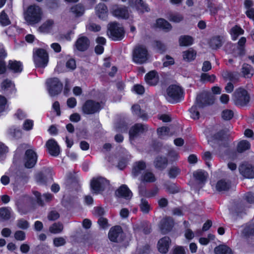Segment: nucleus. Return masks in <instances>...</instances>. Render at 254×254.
<instances>
[{
	"label": "nucleus",
	"instance_id": "31",
	"mask_svg": "<svg viewBox=\"0 0 254 254\" xmlns=\"http://www.w3.org/2000/svg\"><path fill=\"white\" fill-rule=\"evenodd\" d=\"M156 181L155 175L151 172L147 171L144 172L141 178V181L144 183H153Z\"/></svg>",
	"mask_w": 254,
	"mask_h": 254
},
{
	"label": "nucleus",
	"instance_id": "60",
	"mask_svg": "<svg viewBox=\"0 0 254 254\" xmlns=\"http://www.w3.org/2000/svg\"><path fill=\"white\" fill-rule=\"evenodd\" d=\"M132 111L133 114H136L139 116H140L141 118H142L143 119H145V117L143 115H141V112H140V108L139 105H133L132 107Z\"/></svg>",
	"mask_w": 254,
	"mask_h": 254
},
{
	"label": "nucleus",
	"instance_id": "35",
	"mask_svg": "<svg viewBox=\"0 0 254 254\" xmlns=\"http://www.w3.org/2000/svg\"><path fill=\"white\" fill-rule=\"evenodd\" d=\"M156 26L166 31H169L172 29L171 25L166 20L159 18L156 20Z\"/></svg>",
	"mask_w": 254,
	"mask_h": 254
},
{
	"label": "nucleus",
	"instance_id": "14",
	"mask_svg": "<svg viewBox=\"0 0 254 254\" xmlns=\"http://www.w3.org/2000/svg\"><path fill=\"white\" fill-rule=\"evenodd\" d=\"M46 146L51 155L56 157L60 154L61 152L60 146L54 139L48 140L46 143Z\"/></svg>",
	"mask_w": 254,
	"mask_h": 254
},
{
	"label": "nucleus",
	"instance_id": "34",
	"mask_svg": "<svg viewBox=\"0 0 254 254\" xmlns=\"http://www.w3.org/2000/svg\"><path fill=\"white\" fill-rule=\"evenodd\" d=\"M179 42L181 46H188L193 44V39L190 36L184 35L180 37Z\"/></svg>",
	"mask_w": 254,
	"mask_h": 254
},
{
	"label": "nucleus",
	"instance_id": "1",
	"mask_svg": "<svg viewBox=\"0 0 254 254\" xmlns=\"http://www.w3.org/2000/svg\"><path fill=\"white\" fill-rule=\"evenodd\" d=\"M214 96L210 92L204 91L198 95L195 105L190 110V116L193 119H198L199 113L197 108H202L212 104L214 102Z\"/></svg>",
	"mask_w": 254,
	"mask_h": 254
},
{
	"label": "nucleus",
	"instance_id": "19",
	"mask_svg": "<svg viewBox=\"0 0 254 254\" xmlns=\"http://www.w3.org/2000/svg\"><path fill=\"white\" fill-rule=\"evenodd\" d=\"M116 195L119 197H123L126 199H130L132 193L126 185L122 186L116 192Z\"/></svg>",
	"mask_w": 254,
	"mask_h": 254
},
{
	"label": "nucleus",
	"instance_id": "54",
	"mask_svg": "<svg viewBox=\"0 0 254 254\" xmlns=\"http://www.w3.org/2000/svg\"><path fill=\"white\" fill-rule=\"evenodd\" d=\"M76 63L73 59H69L66 63V67L69 70H73L76 68Z\"/></svg>",
	"mask_w": 254,
	"mask_h": 254
},
{
	"label": "nucleus",
	"instance_id": "38",
	"mask_svg": "<svg viewBox=\"0 0 254 254\" xmlns=\"http://www.w3.org/2000/svg\"><path fill=\"white\" fill-rule=\"evenodd\" d=\"M223 39V37L220 36L213 37L210 40V46L214 49L220 48L222 45Z\"/></svg>",
	"mask_w": 254,
	"mask_h": 254
},
{
	"label": "nucleus",
	"instance_id": "28",
	"mask_svg": "<svg viewBox=\"0 0 254 254\" xmlns=\"http://www.w3.org/2000/svg\"><path fill=\"white\" fill-rule=\"evenodd\" d=\"M231 188V183L225 180L219 181L216 185V189L219 191L228 190Z\"/></svg>",
	"mask_w": 254,
	"mask_h": 254
},
{
	"label": "nucleus",
	"instance_id": "18",
	"mask_svg": "<svg viewBox=\"0 0 254 254\" xmlns=\"http://www.w3.org/2000/svg\"><path fill=\"white\" fill-rule=\"evenodd\" d=\"M171 240L169 237H165L162 238L158 242L157 248L159 252L162 254H166L168 252Z\"/></svg>",
	"mask_w": 254,
	"mask_h": 254
},
{
	"label": "nucleus",
	"instance_id": "55",
	"mask_svg": "<svg viewBox=\"0 0 254 254\" xmlns=\"http://www.w3.org/2000/svg\"><path fill=\"white\" fill-rule=\"evenodd\" d=\"M215 79V76L213 74L210 75L207 73H203L201 76V79L204 81L213 82Z\"/></svg>",
	"mask_w": 254,
	"mask_h": 254
},
{
	"label": "nucleus",
	"instance_id": "25",
	"mask_svg": "<svg viewBox=\"0 0 254 254\" xmlns=\"http://www.w3.org/2000/svg\"><path fill=\"white\" fill-rule=\"evenodd\" d=\"M146 127L145 125L142 124H136L133 126L129 130V134L130 138L134 137L139 133L143 132Z\"/></svg>",
	"mask_w": 254,
	"mask_h": 254
},
{
	"label": "nucleus",
	"instance_id": "50",
	"mask_svg": "<svg viewBox=\"0 0 254 254\" xmlns=\"http://www.w3.org/2000/svg\"><path fill=\"white\" fill-rule=\"evenodd\" d=\"M157 132L158 135L161 137L163 138L165 136L170 135L169 134V129L167 127H161L158 129Z\"/></svg>",
	"mask_w": 254,
	"mask_h": 254
},
{
	"label": "nucleus",
	"instance_id": "37",
	"mask_svg": "<svg viewBox=\"0 0 254 254\" xmlns=\"http://www.w3.org/2000/svg\"><path fill=\"white\" fill-rule=\"evenodd\" d=\"M196 54V53L195 51L191 49H190L183 53V56L185 60L190 62L195 59Z\"/></svg>",
	"mask_w": 254,
	"mask_h": 254
},
{
	"label": "nucleus",
	"instance_id": "56",
	"mask_svg": "<svg viewBox=\"0 0 254 254\" xmlns=\"http://www.w3.org/2000/svg\"><path fill=\"white\" fill-rule=\"evenodd\" d=\"M6 104V99L4 96L0 95V113L4 112L5 110Z\"/></svg>",
	"mask_w": 254,
	"mask_h": 254
},
{
	"label": "nucleus",
	"instance_id": "13",
	"mask_svg": "<svg viewBox=\"0 0 254 254\" xmlns=\"http://www.w3.org/2000/svg\"><path fill=\"white\" fill-rule=\"evenodd\" d=\"M37 155L33 149H28L25 152V166L27 168L33 167L36 163Z\"/></svg>",
	"mask_w": 254,
	"mask_h": 254
},
{
	"label": "nucleus",
	"instance_id": "27",
	"mask_svg": "<svg viewBox=\"0 0 254 254\" xmlns=\"http://www.w3.org/2000/svg\"><path fill=\"white\" fill-rule=\"evenodd\" d=\"M223 132L222 131L217 132L216 134L208 137V142L212 147L215 146V144H218L219 141L223 138Z\"/></svg>",
	"mask_w": 254,
	"mask_h": 254
},
{
	"label": "nucleus",
	"instance_id": "49",
	"mask_svg": "<svg viewBox=\"0 0 254 254\" xmlns=\"http://www.w3.org/2000/svg\"><path fill=\"white\" fill-rule=\"evenodd\" d=\"M193 176L195 178L201 182L204 181L206 178V174L202 170H198L194 172Z\"/></svg>",
	"mask_w": 254,
	"mask_h": 254
},
{
	"label": "nucleus",
	"instance_id": "21",
	"mask_svg": "<svg viewBox=\"0 0 254 254\" xmlns=\"http://www.w3.org/2000/svg\"><path fill=\"white\" fill-rule=\"evenodd\" d=\"M145 80L150 85H156L159 80L158 75L155 70L149 72L145 76Z\"/></svg>",
	"mask_w": 254,
	"mask_h": 254
},
{
	"label": "nucleus",
	"instance_id": "36",
	"mask_svg": "<svg viewBox=\"0 0 254 254\" xmlns=\"http://www.w3.org/2000/svg\"><path fill=\"white\" fill-rule=\"evenodd\" d=\"M11 210L8 207L0 208V220H7L10 218Z\"/></svg>",
	"mask_w": 254,
	"mask_h": 254
},
{
	"label": "nucleus",
	"instance_id": "32",
	"mask_svg": "<svg viewBox=\"0 0 254 254\" xmlns=\"http://www.w3.org/2000/svg\"><path fill=\"white\" fill-rule=\"evenodd\" d=\"M139 193L141 196H145L147 197H152L157 194L158 190L157 188L153 189L147 191L145 189L141 188L139 187Z\"/></svg>",
	"mask_w": 254,
	"mask_h": 254
},
{
	"label": "nucleus",
	"instance_id": "47",
	"mask_svg": "<svg viewBox=\"0 0 254 254\" xmlns=\"http://www.w3.org/2000/svg\"><path fill=\"white\" fill-rule=\"evenodd\" d=\"M167 163V160L165 157H157L155 161V165L156 167L162 169L164 168Z\"/></svg>",
	"mask_w": 254,
	"mask_h": 254
},
{
	"label": "nucleus",
	"instance_id": "10",
	"mask_svg": "<svg viewBox=\"0 0 254 254\" xmlns=\"http://www.w3.org/2000/svg\"><path fill=\"white\" fill-rule=\"evenodd\" d=\"M101 109V105L99 102L93 100H88L83 104L82 109L85 114H93L98 112Z\"/></svg>",
	"mask_w": 254,
	"mask_h": 254
},
{
	"label": "nucleus",
	"instance_id": "51",
	"mask_svg": "<svg viewBox=\"0 0 254 254\" xmlns=\"http://www.w3.org/2000/svg\"><path fill=\"white\" fill-rule=\"evenodd\" d=\"M234 114L230 110H224L222 113V117L224 120H229L232 118Z\"/></svg>",
	"mask_w": 254,
	"mask_h": 254
},
{
	"label": "nucleus",
	"instance_id": "15",
	"mask_svg": "<svg viewBox=\"0 0 254 254\" xmlns=\"http://www.w3.org/2000/svg\"><path fill=\"white\" fill-rule=\"evenodd\" d=\"M129 5L135 8L139 12L143 13L149 11V8L142 0H129Z\"/></svg>",
	"mask_w": 254,
	"mask_h": 254
},
{
	"label": "nucleus",
	"instance_id": "52",
	"mask_svg": "<svg viewBox=\"0 0 254 254\" xmlns=\"http://www.w3.org/2000/svg\"><path fill=\"white\" fill-rule=\"evenodd\" d=\"M181 170L177 167H172L169 170V176L170 178H175L180 174Z\"/></svg>",
	"mask_w": 254,
	"mask_h": 254
},
{
	"label": "nucleus",
	"instance_id": "11",
	"mask_svg": "<svg viewBox=\"0 0 254 254\" xmlns=\"http://www.w3.org/2000/svg\"><path fill=\"white\" fill-rule=\"evenodd\" d=\"M110 241L114 242H121L124 240L125 234L120 226H117L111 228L108 234Z\"/></svg>",
	"mask_w": 254,
	"mask_h": 254
},
{
	"label": "nucleus",
	"instance_id": "8",
	"mask_svg": "<svg viewBox=\"0 0 254 254\" xmlns=\"http://www.w3.org/2000/svg\"><path fill=\"white\" fill-rule=\"evenodd\" d=\"M91 190L93 193H99L107 189L109 184L108 181L104 178H94L91 182Z\"/></svg>",
	"mask_w": 254,
	"mask_h": 254
},
{
	"label": "nucleus",
	"instance_id": "6",
	"mask_svg": "<svg viewBox=\"0 0 254 254\" xmlns=\"http://www.w3.org/2000/svg\"><path fill=\"white\" fill-rule=\"evenodd\" d=\"M183 94L182 90L177 85L170 86L167 89L165 97L170 103L177 102L180 101Z\"/></svg>",
	"mask_w": 254,
	"mask_h": 254
},
{
	"label": "nucleus",
	"instance_id": "5",
	"mask_svg": "<svg viewBox=\"0 0 254 254\" xmlns=\"http://www.w3.org/2000/svg\"><path fill=\"white\" fill-rule=\"evenodd\" d=\"M33 61L37 67H45L48 62V55L43 49H36L33 52Z\"/></svg>",
	"mask_w": 254,
	"mask_h": 254
},
{
	"label": "nucleus",
	"instance_id": "4",
	"mask_svg": "<svg viewBox=\"0 0 254 254\" xmlns=\"http://www.w3.org/2000/svg\"><path fill=\"white\" fill-rule=\"evenodd\" d=\"M108 34L109 37L114 41H119L123 39L125 31L123 27L119 23L113 22L109 24Z\"/></svg>",
	"mask_w": 254,
	"mask_h": 254
},
{
	"label": "nucleus",
	"instance_id": "9",
	"mask_svg": "<svg viewBox=\"0 0 254 254\" xmlns=\"http://www.w3.org/2000/svg\"><path fill=\"white\" fill-rule=\"evenodd\" d=\"M47 84L49 93L51 96L57 95L63 89V84L57 78L48 79Z\"/></svg>",
	"mask_w": 254,
	"mask_h": 254
},
{
	"label": "nucleus",
	"instance_id": "30",
	"mask_svg": "<svg viewBox=\"0 0 254 254\" xmlns=\"http://www.w3.org/2000/svg\"><path fill=\"white\" fill-rule=\"evenodd\" d=\"M146 167L145 163L143 161L136 162L132 169V173L134 176H137L141 173V171Z\"/></svg>",
	"mask_w": 254,
	"mask_h": 254
},
{
	"label": "nucleus",
	"instance_id": "7",
	"mask_svg": "<svg viewBox=\"0 0 254 254\" xmlns=\"http://www.w3.org/2000/svg\"><path fill=\"white\" fill-rule=\"evenodd\" d=\"M148 58V52L145 47L139 46L134 49L133 52V61L134 63L142 64L145 63Z\"/></svg>",
	"mask_w": 254,
	"mask_h": 254
},
{
	"label": "nucleus",
	"instance_id": "2",
	"mask_svg": "<svg viewBox=\"0 0 254 254\" xmlns=\"http://www.w3.org/2000/svg\"><path fill=\"white\" fill-rule=\"evenodd\" d=\"M42 14L41 8L38 5L33 4L28 6L24 11V16L28 24L34 25L41 21Z\"/></svg>",
	"mask_w": 254,
	"mask_h": 254
},
{
	"label": "nucleus",
	"instance_id": "17",
	"mask_svg": "<svg viewBox=\"0 0 254 254\" xmlns=\"http://www.w3.org/2000/svg\"><path fill=\"white\" fill-rule=\"evenodd\" d=\"M113 15L119 18L127 19L129 17V13L125 7L114 6L112 10Z\"/></svg>",
	"mask_w": 254,
	"mask_h": 254
},
{
	"label": "nucleus",
	"instance_id": "33",
	"mask_svg": "<svg viewBox=\"0 0 254 254\" xmlns=\"http://www.w3.org/2000/svg\"><path fill=\"white\" fill-rule=\"evenodd\" d=\"M54 25V22L53 20L49 19L44 22L42 25L39 27L40 31L44 33L49 32Z\"/></svg>",
	"mask_w": 254,
	"mask_h": 254
},
{
	"label": "nucleus",
	"instance_id": "16",
	"mask_svg": "<svg viewBox=\"0 0 254 254\" xmlns=\"http://www.w3.org/2000/svg\"><path fill=\"white\" fill-rule=\"evenodd\" d=\"M33 202V198H31L28 196L23 197L21 199L19 200L16 203L18 211L21 214L26 213L27 212V205L29 204L32 203Z\"/></svg>",
	"mask_w": 254,
	"mask_h": 254
},
{
	"label": "nucleus",
	"instance_id": "62",
	"mask_svg": "<svg viewBox=\"0 0 254 254\" xmlns=\"http://www.w3.org/2000/svg\"><path fill=\"white\" fill-rule=\"evenodd\" d=\"M36 180L37 183L42 184L46 182L45 180V176L42 173H39L36 175Z\"/></svg>",
	"mask_w": 254,
	"mask_h": 254
},
{
	"label": "nucleus",
	"instance_id": "26",
	"mask_svg": "<svg viewBox=\"0 0 254 254\" xmlns=\"http://www.w3.org/2000/svg\"><path fill=\"white\" fill-rule=\"evenodd\" d=\"M8 67L14 73H20L23 69L22 63L16 61H9Z\"/></svg>",
	"mask_w": 254,
	"mask_h": 254
},
{
	"label": "nucleus",
	"instance_id": "29",
	"mask_svg": "<svg viewBox=\"0 0 254 254\" xmlns=\"http://www.w3.org/2000/svg\"><path fill=\"white\" fill-rule=\"evenodd\" d=\"M146 167L145 163L143 161L136 162L132 169V173L134 176H137L141 173V171Z\"/></svg>",
	"mask_w": 254,
	"mask_h": 254
},
{
	"label": "nucleus",
	"instance_id": "57",
	"mask_svg": "<svg viewBox=\"0 0 254 254\" xmlns=\"http://www.w3.org/2000/svg\"><path fill=\"white\" fill-rule=\"evenodd\" d=\"M246 42V39L245 37H242L239 41L238 45L240 46L238 50L239 51V54L242 55L244 53V50L242 47Z\"/></svg>",
	"mask_w": 254,
	"mask_h": 254
},
{
	"label": "nucleus",
	"instance_id": "48",
	"mask_svg": "<svg viewBox=\"0 0 254 254\" xmlns=\"http://www.w3.org/2000/svg\"><path fill=\"white\" fill-rule=\"evenodd\" d=\"M0 23L3 26L8 25L10 23L9 18L4 10L2 11L0 13Z\"/></svg>",
	"mask_w": 254,
	"mask_h": 254
},
{
	"label": "nucleus",
	"instance_id": "22",
	"mask_svg": "<svg viewBox=\"0 0 254 254\" xmlns=\"http://www.w3.org/2000/svg\"><path fill=\"white\" fill-rule=\"evenodd\" d=\"M2 88L6 94H11L16 91L14 83L9 80H5L2 83Z\"/></svg>",
	"mask_w": 254,
	"mask_h": 254
},
{
	"label": "nucleus",
	"instance_id": "43",
	"mask_svg": "<svg viewBox=\"0 0 254 254\" xmlns=\"http://www.w3.org/2000/svg\"><path fill=\"white\" fill-rule=\"evenodd\" d=\"M139 206L143 213H148L151 209V206L148 201L144 198H141Z\"/></svg>",
	"mask_w": 254,
	"mask_h": 254
},
{
	"label": "nucleus",
	"instance_id": "24",
	"mask_svg": "<svg viewBox=\"0 0 254 254\" xmlns=\"http://www.w3.org/2000/svg\"><path fill=\"white\" fill-rule=\"evenodd\" d=\"M174 224L172 218L167 217L163 219L160 222V227L163 233H166L169 231Z\"/></svg>",
	"mask_w": 254,
	"mask_h": 254
},
{
	"label": "nucleus",
	"instance_id": "3",
	"mask_svg": "<svg viewBox=\"0 0 254 254\" xmlns=\"http://www.w3.org/2000/svg\"><path fill=\"white\" fill-rule=\"evenodd\" d=\"M250 97L247 90L240 88L236 90L233 94V100L238 106H246L250 102Z\"/></svg>",
	"mask_w": 254,
	"mask_h": 254
},
{
	"label": "nucleus",
	"instance_id": "61",
	"mask_svg": "<svg viewBox=\"0 0 254 254\" xmlns=\"http://www.w3.org/2000/svg\"><path fill=\"white\" fill-rule=\"evenodd\" d=\"M98 223L100 227L103 229H105L108 226L107 220L105 218L100 217L98 220Z\"/></svg>",
	"mask_w": 254,
	"mask_h": 254
},
{
	"label": "nucleus",
	"instance_id": "44",
	"mask_svg": "<svg viewBox=\"0 0 254 254\" xmlns=\"http://www.w3.org/2000/svg\"><path fill=\"white\" fill-rule=\"evenodd\" d=\"M167 18L170 21L179 23L183 20L184 17L179 13H170Z\"/></svg>",
	"mask_w": 254,
	"mask_h": 254
},
{
	"label": "nucleus",
	"instance_id": "59",
	"mask_svg": "<svg viewBox=\"0 0 254 254\" xmlns=\"http://www.w3.org/2000/svg\"><path fill=\"white\" fill-rule=\"evenodd\" d=\"M65 243V239L62 237H58L54 240V244L56 247L63 246Z\"/></svg>",
	"mask_w": 254,
	"mask_h": 254
},
{
	"label": "nucleus",
	"instance_id": "58",
	"mask_svg": "<svg viewBox=\"0 0 254 254\" xmlns=\"http://www.w3.org/2000/svg\"><path fill=\"white\" fill-rule=\"evenodd\" d=\"M8 151L7 147L2 142H0V157H4Z\"/></svg>",
	"mask_w": 254,
	"mask_h": 254
},
{
	"label": "nucleus",
	"instance_id": "46",
	"mask_svg": "<svg viewBox=\"0 0 254 254\" xmlns=\"http://www.w3.org/2000/svg\"><path fill=\"white\" fill-rule=\"evenodd\" d=\"M71 11L76 16L82 15L84 11L83 7L79 4L75 5L71 8Z\"/></svg>",
	"mask_w": 254,
	"mask_h": 254
},
{
	"label": "nucleus",
	"instance_id": "53",
	"mask_svg": "<svg viewBox=\"0 0 254 254\" xmlns=\"http://www.w3.org/2000/svg\"><path fill=\"white\" fill-rule=\"evenodd\" d=\"M33 121L31 120H26L23 125V128L25 130H30L33 128Z\"/></svg>",
	"mask_w": 254,
	"mask_h": 254
},
{
	"label": "nucleus",
	"instance_id": "64",
	"mask_svg": "<svg viewBox=\"0 0 254 254\" xmlns=\"http://www.w3.org/2000/svg\"><path fill=\"white\" fill-rule=\"evenodd\" d=\"M174 61L173 59L170 56H167L164 60L163 65L164 66H168L170 65L173 64Z\"/></svg>",
	"mask_w": 254,
	"mask_h": 254
},
{
	"label": "nucleus",
	"instance_id": "41",
	"mask_svg": "<svg viewBox=\"0 0 254 254\" xmlns=\"http://www.w3.org/2000/svg\"><path fill=\"white\" fill-rule=\"evenodd\" d=\"M242 72L246 77H251L254 73V71L251 65L248 64H244L242 67Z\"/></svg>",
	"mask_w": 254,
	"mask_h": 254
},
{
	"label": "nucleus",
	"instance_id": "63",
	"mask_svg": "<svg viewBox=\"0 0 254 254\" xmlns=\"http://www.w3.org/2000/svg\"><path fill=\"white\" fill-rule=\"evenodd\" d=\"M133 90L138 94H142L144 92V87L142 85L139 84H136L134 86Z\"/></svg>",
	"mask_w": 254,
	"mask_h": 254
},
{
	"label": "nucleus",
	"instance_id": "20",
	"mask_svg": "<svg viewBox=\"0 0 254 254\" xmlns=\"http://www.w3.org/2000/svg\"><path fill=\"white\" fill-rule=\"evenodd\" d=\"M95 12L99 18L105 20L108 15L107 7L105 4L100 3L95 7Z\"/></svg>",
	"mask_w": 254,
	"mask_h": 254
},
{
	"label": "nucleus",
	"instance_id": "12",
	"mask_svg": "<svg viewBox=\"0 0 254 254\" xmlns=\"http://www.w3.org/2000/svg\"><path fill=\"white\" fill-rule=\"evenodd\" d=\"M240 173L245 178H254V166L249 163L241 164L239 168Z\"/></svg>",
	"mask_w": 254,
	"mask_h": 254
},
{
	"label": "nucleus",
	"instance_id": "40",
	"mask_svg": "<svg viewBox=\"0 0 254 254\" xmlns=\"http://www.w3.org/2000/svg\"><path fill=\"white\" fill-rule=\"evenodd\" d=\"M243 33L244 30L237 25L232 27L230 30V34L234 40H236L239 36L243 34Z\"/></svg>",
	"mask_w": 254,
	"mask_h": 254
},
{
	"label": "nucleus",
	"instance_id": "45",
	"mask_svg": "<svg viewBox=\"0 0 254 254\" xmlns=\"http://www.w3.org/2000/svg\"><path fill=\"white\" fill-rule=\"evenodd\" d=\"M63 229V224L60 223L53 224L49 228V231L53 234H57L61 232Z\"/></svg>",
	"mask_w": 254,
	"mask_h": 254
},
{
	"label": "nucleus",
	"instance_id": "39",
	"mask_svg": "<svg viewBox=\"0 0 254 254\" xmlns=\"http://www.w3.org/2000/svg\"><path fill=\"white\" fill-rule=\"evenodd\" d=\"M216 254H233L231 250L226 246L220 245L214 249Z\"/></svg>",
	"mask_w": 254,
	"mask_h": 254
},
{
	"label": "nucleus",
	"instance_id": "23",
	"mask_svg": "<svg viewBox=\"0 0 254 254\" xmlns=\"http://www.w3.org/2000/svg\"><path fill=\"white\" fill-rule=\"evenodd\" d=\"M89 45L88 39L85 37H81L77 40L75 46L77 50L81 51L86 50Z\"/></svg>",
	"mask_w": 254,
	"mask_h": 254
},
{
	"label": "nucleus",
	"instance_id": "42",
	"mask_svg": "<svg viewBox=\"0 0 254 254\" xmlns=\"http://www.w3.org/2000/svg\"><path fill=\"white\" fill-rule=\"evenodd\" d=\"M251 145L249 141L247 140H242L239 142L237 146V151L239 152H242L250 148Z\"/></svg>",
	"mask_w": 254,
	"mask_h": 254
}]
</instances>
